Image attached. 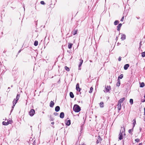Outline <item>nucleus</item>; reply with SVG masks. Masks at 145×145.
Segmentation results:
<instances>
[{
    "mask_svg": "<svg viewBox=\"0 0 145 145\" xmlns=\"http://www.w3.org/2000/svg\"><path fill=\"white\" fill-rule=\"evenodd\" d=\"M125 128H124L121 127V130H120V133L119 135V140H121L123 139V134L124 135H125Z\"/></svg>",
    "mask_w": 145,
    "mask_h": 145,
    "instance_id": "f257e3e1",
    "label": "nucleus"
},
{
    "mask_svg": "<svg viewBox=\"0 0 145 145\" xmlns=\"http://www.w3.org/2000/svg\"><path fill=\"white\" fill-rule=\"evenodd\" d=\"M80 107L77 105H75L73 108V110L76 112H78L80 110Z\"/></svg>",
    "mask_w": 145,
    "mask_h": 145,
    "instance_id": "f03ea898",
    "label": "nucleus"
},
{
    "mask_svg": "<svg viewBox=\"0 0 145 145\" xmlns=\"http://www.w3.org/2000/svg\"><path fill=\"white\" fill-rule=\"evenodd\" d=\"M105 88L106 89V91H104V92H108L110 89L111 88L110 86H105Z\"/></svg>",
    "mask_w": 145,
    "mask_h": 145,
    "instance_id": "7ed1b4c3",
    "label": "nucleus"
},
{
    "mask_svg": "<svg viewBox=\"0 0 145 145\" xmlns=\"http://www.w3.org/2000/svg\"><path fill=\"white\" fill-rule=\"evenodd\" d=\"M35 113V110L33 109H32L30 110L29 114L30 116H32Z\"/></svg>",
    "mask_w": 145,
    "mask_h": 145,
    "instance_id": "20e7f679",
    "label": "nucleus"
},
{
    "mask_svg": "<svg viewBox=\"0 0 145 145\" xmlns=\"http://www.w3.org/2000/svg\"><path fill=\"white\" fill-rule=\"evenodd\" d=\"M17 101H18L15 99H14V101H13V106H12V109L11 110V111H12V110H13L14 107L15 106V105H16V103H17Z\"/></svg>",
    "mask_w": 145,
    "mask_h": 145,
    "instance_id": "39448f33",
    "label": "nucleus"
},
{
    "mask_svg": "<svg viewBox=\"0 0 145 145\" xmlns=\"http://www.w3.org/2000/svg\"><path fill=\"white\" fill-rule=\"evenodd\" d=\"M76 89L77 91H78L79 92L80 91L81 89L79 87V85L78 83H77L76 85Z\"/></svg>",
    "mask_w": 145,
    "mask_h": 145,
    "instance_id": "423d86ee",
    "label": "nucleus"
},
{
    "mask_svg": "<svg viewBox=\"0 0 145 145\" xmlns=\"http://www.w3.org/2000/svg\"><path fill=\"white\" fill-rule=\"evenodd\" d=\"M83 62V60L81 59H80V64L78 66V70H80L81 69L80 67L81 66Z\"/></svg>",
    "mask_w": 145,
    "mask_h": 145,
    "instance_id": "0eeeda50",
    "label": "nucleus"
},
{
    "mask_svg": "<svg viewBox=\"0 0 145 145\" xmlns=\"http://www.w3.org/2000/svg\"><path fill=\"white\" fill-rule=\"evenodd\" d=\"M117 106L118 110L120 111L121 110V104L118 103Z\"/></svg>",
    "mask_w": 145,
    "mask_h": 145,
    "instance_id": "6e6552de",
    "label": "nucleus"
},
{
    "mask_svg": "<svg viewBox=\"0 0 145 145\" xmlns=\"http://www.w3.org/2000/svg\"><path fill=\"white\" fill-rule=\"evenodd\" d=\"M125 35L124 34H122L121 35V40H124L125 39Z\"/></svg>",
    "mask_w": 145,
    "mask_h": 145,
    "instance_id": "1a4fd4ad",
    "label": "nucleus"
},
{
    "mask_svg": "<svg viewBox=\"0 0 145 145\" xmlns=\"http://www.w3.org/2000/svg\"><path fill=\"white\" fill-rule=\"evenodd\" d=\"M125 99L124 97L121 98L118 101V103L121 104L123 101Z\"/></svg>",
    "mask_w": 145,
    "mask_h": 145,
    "instance_id": "9d476101",
    "label": "nucleus"
},
{
    "mask_svg": "<svg viewBox=\"0 0 145 145\" xmlns=\"http://www.w3.org/2000/svg\"><path fill=\"white\" fill-rule=\"evenodd\" d=\"M122 25V24H120L118 25L117 27L118 31H120V28L121 27Z\"/></svg>",
    "mask_w": 145,
    "mask_h": 145,
    "instance_id": "9b49d317",
    "label": "nucleus"
},
{
    "mask_svg": "<svg viewBox=\"0 0 145 145\" xmlns=\"http://www.w3.org/2000/svg\"><path fill=\"white\" fill-rule=\"evenodd\" d=\"M54 102L52 101H51L50 104V107H53L54 106Z\"/></svg>",
    "mask_w": 145,
    "mask_h": 145,
    "instance_id": "f8f14e48",
    "label": "nucleus"
},
{
    "mask_svg": "<svg viewBox=\"0 0 145 145\" xmlns=\"http://www.w3.org/2000/svg\"><path fill=\"white\" fill-rule=\"evenodd\" d=\"M64 116V114L63 112H61L60 114V117L61 118H63Z\"/></svg>",
    "mask_w": 145,
    "mask_h": 145,
    "instance_id": "ddd939ff",
    "label": "nucleus"
},
{
    "mask_svg": "<svg viewBox=\"0 0 145 145\" xmlns=\"http://www.w3.org/2000/svg\"><path fill=\"white\" fill-rule=\"evenodd\" d=\"M129 67V65L128 64H126L125 65L124 67V69L125 70H127L128 67Z\"/></svg>",
    "mask_w": 145,
    "mask_h": 145,
    "instance_id": "4468645a",
    "label": "nucleus"
},
{
    "mask_svg": "<svg viewBox=\"0 0 145 145\" xmlns=\"http://www.w3.org/2000/svg\"><path fill=\"white\" fill-rule=\"evenodd\" d=\"M60 110V107L59 106H57L55 107V110L56 111L58 112Z\"/></svg>",
    "mask_w": 145,
    "mask_h": 145,
    "instance_id": "2eb2a0df",
    "label": "nucleus"
},
{
    "mask_svg": "<svg viewBox=\"0 0 145 145\" xmlns=\"http://www.w3.org/2000/svg\"><path fill=\"white\" fill-rule=\"evenodd\" d=\"M71 124V121L70 120H68L67 121L66 123V125L69 126Z\"/></svg>",
    "mask_w": 145,
    "mask_h": 145,
    "instance_id": "dca6fc26",
    "label": "nucleus"
},
{
    "mask_svg": "<svg viewBox=\"0 0 145 145\" xmlns=\"http://www.w3.org/2000/svg\"><path fill=\"white\" fill-rule=\"evenodd\" d=\"M99 105L101 108H103L104 106L103 102H101L99 104Z\"/></svg>",
    "mask_w": 145,
    "mask_h": 145,
    "instance_id": "f3484780",
    "label": "nucleus"
},
{
    "mask_svg": "<svg viewBox=\"0 0 145 145\" xmlns=\"http://www.w3.org/2000/svg\"><path fill=\"white\" fill-rule=\"evenodd\" d=\"M70 97L71 98H73L74 96L73 93L72 92H70Z\"/></svg>",
    "mask_w": 145,
    "mask_h": 145,
    "instance_id": "a211bd4d",
    "label": "nucleus"
},
{
    "mask_svg": "<svg viewBox=\"0 0 145 145\" xmlns=\"http://www.w3.org/2000/svg\"><path fill=\"white\" fill-rule=\"evenodd\" d=\"M77 30H74L72 32L73 34L74 35H75L76 34L77 32Z\"/></svg>",
    "mask_w": 145,
    "mask_h": 145,
    "instance_id": "6ab92c4d",
    "label": "nucleus"
},
{
    "mask_svg": "<svg viewBox=\"0 0 145 145\" xmlns=\"http://www.w3.org/2000/svg\"><path fill=\"white\" fill-rule=\"evenodd\" d=\"M72 43H69L68 45V47L69 49H71L72 48Z\"/></svg>",
    "mask_w": 145,
    "mask_h": 145,
    "instance_id": "aec40b11",
    "label": "nucleus"
},
{
    "mask_svg": "<svg viewBox=\"0 0 145 145\" xmlns=\"http://www.w3.org/2000/svg\"><path fill=\"white\" fill-rule=\"evenodd\" d=\"M144 86V82H142L141 83H140V87H143Z\"/></svg>",
    "mask_w": 145,
    "mask_h": 145,
    "instance_id": "412c9836",
    "label": "nucleus"
},
{
    "mask_svg": "<svg viewBox=\"0 0 145 145\" xmlns=\"http://www.w3.org/2000/svg\"><path fill=\"white\" fill-rule=\"evenodd\" d=\"M120 80L118 79V82L117 83L116 85L117 86H120Z\"/></svg>",
    "mask_w": 145,
    "mask_h": 145,
    "instance_id": "4be33fe9",
    "label": "nucleus"
},
{
    "mask_svg": "<svg viewBox=\"0 0 145 145\" xmlns=\"http://www.w3.org/2000/svg\"><path fill=\"white\" fill-rule=\"evenodd\" d=\"M2 123L3 125H7L8 124V123L7 121V122L3 121Z\"/></svg>",
    "mask_w": 145,
    "mask_h": 145,
    "instance_id": "5701e85b",
    "label": "nucleus"
},
{
    "mask_svg": "<svg viewBox=\"0 0 145 145\" xmlns=\"http://www.w3.org/2000/svg\"><path fill=\"white\" fill-rule=\"evenodd\" d=\"M20 97V94H17L16 98L15 99H16V100L18 101L19 98Z\"/></svg>",
    "mask_w": 145,
    "mask_h": 145,
    "instance_id": "b1692460",
    "label": "nucleus"
},
{
    "mask_svg": "<svg viewBox=\"0 0 145 145\" xmlns=\"http://www.w3.org/2000/svg\"><path fill=\"white\" fill-rule=\"evenodd\" d=\"M65 69L67 71H70L69 68L67 66H65Z\"/></svg>",
    "mask_w": 145,
    "mask_h": 145,
    "instance_id": "393cba45",
    "label": "nucleus"
},
{
    "mask_svg": "<svg viewBox=\"0 0 145 145\" xmlns=\"http://www.w3.org/2000/svg\"><path fill=\"white\" fill-rule=\"evenodd\" d=\"M38 41H36V40L35 41L34 43V45L35 46H36L38 45Z\"/></svg>",
    "mask_w": 145,
    "mask_h": 145,
    "instance_id": "a878e982",
    "label": "nucleus"
},
{
    "mask_svg": "<svg viewBox=\"0 0 145 145\" xmlns=\"http://www.w3.org/2000/svg\"><path fill=\"white\" fill-rule=\"evenodd\" d=\"M119 21H118V20H116L114 23V24L115 25H117L118 23H119Z\"/></svg>",
    "mask_w": 145,
    "mask_h": 145,
    "instance_id": "bb28decb",
    "label": "nucleus"
},
{
    "mask_svg": "<svg viewBox=\"0 0 145 145\" xmlns=\"http://www.w3.org/2000/svg\"><path fill=\"white\" fill-rule=\"evenodd\" d=\"M129 102H130V103L131 105L133 104V99H130Z\"/></svg>",
    "mask_w": 145,
    "mask_h": 145,
    "instance_id": "cd10ccee",
    "label": "nucleus"
},
{
    "mask_svg": "<svg viewBox=\"0 0 145 145\" xmlns=\"http://www.w3.org/2000/svg\"><path fill=\"white\" fill-rule=\"evenodd\" d=\"M142 56V57H145V52H142L141 53Z\"/></svg>",
    "mask_w": 145,
    "mask_h": 145,
    "instance_id": "c85d7f7f",
    "label": "nucleus"
},
{
    "mask_svg": "<svg viewBox=\"0 0 145 145\" xmlns=\"http://www.w3.org/2000/svg\"><path fill=\"white\" fill-rule=\"evenodd\" d=\"M93 88L92 87H91L90 88V89L89 91V93H91L92 92V91H93Z\"/></svg>",
    "mask_w": 145,
    "mask_h": 145,
    "instance_id": "c756f323",
    "label": "nucleus"
},
{
    "mask_svg": "<svg viewBox=\"0 0 145 145\" xmlns=\"http://www.w3.org/2000/svg\"><path fill=\"white\" fill-rule=\"evenodd\" d=\"M123 77V74H121L118 77V79H122Z\"/></svg>",
    "mask_w": 145,
    "mask_h": 145,
    "instance_id": "7c9ffc66",
    "label": "nucleus"
},
{
    "mask_svg": "<svg viewBox=\"0 0 145 145\" xmlns=\"http://www.w3.org/2000/svg\"><path fill=\"white\" fill-rule=\"evenodd\" d=\"M133 129H129L128 131V132L129 133H130V134L131 133V134H132V133H131L133 131Z\"/></svg>",
    "mask_w": 145,
    "mask_h": 145,
    "instance_id": "2f4dec72",
    "label": "nucleus"
},
{
    "mask_svg": "<svg viewBox=\"0 0 145 145\" xmlns=\"http://www.w3.org/2000/svg\"><path fill=\"white\" fill-rule=\"evenodd\" d=\"M7 122L8 123V124L11 123V121L10 120H7Z\"/></svg>",
    "mask_w": 145,
    "mask_h": 145,
    "instance_id": "473e14b6",
    "label": "nucleus"
},
{
    "mask_svg": "<svg viewBox=\"0 0 145 145\" xmlns=\"http://www.w3.org/2000/svg\"><path fill=\"white\" fill-rule=\"evenodd\" d=\"M97 140H98L100 142H101L102 140L101 138L100 137H98V138Z\"/></svg>",
    "mask_w": 145,
    "mask_h": 145,
    "instance_id": "72a5a7b5",
    "label": "nucleus"
},
{
    "mask_svg": "<svg viewBox=\"0 0 145 145\" xmlns=\"http://www.w3.org/2000/svg\"><path fill=\"white\" fill-rule=\"evenodd\" d=\"M135 140L136 142H138L139 141V139L138 138H137L135 139Z\"/></svg>",
    "mask_w": 145,
    "mask_h": 145,
    "instance_id": "f704fd0d",
    "label": "nucleus"
},
{
    "mask_svg": "<svg viewBox=\"0 0 145 145\" xmlns=\"http://www.w3.org/2000/svg\"><path fill=\"white\" fill-rule=\"evenodd\" d=\"M40 3L42 5H44L45 4L44 2L43 1H41Z\"/></svg>",
    "mask_w": 145,
    "mask_h": 145,
    "instance_id": "c9c22d12",
    "label": "nucleus"
},
{
    "mask_svg": "<svg viewBox=\"0 0 145 145\" xmlns=\"http://www.w3.org/2000/svg\"><path fill=\"white\" fill-rule=\"evenodd\" d=\"M135 123H136V121H135V120L133 123V127H134V126H135Z\"/></svg>",
    "mask_w": 145,
    "mask_h": 145,
    "instance_id": "e433bc0d",
    "label": "nucleus"
},
{
    "mask_svg": "<svg viewBox=\"0 0 145 145\" xmlns=\"http://www.w3.org/2000/svg\"><path fill=\"white\" fill-rule=\"evenodd\" d=\"M54 115L55 116H57L58 115V114L57 112H54Z\"/></svg>",
    "mask_w": 145,
    "mask_h": 145,
    "instance_id": "4c0bfd02",
    "label": "nucleus"
},
{
    "mask_svg": "<svg viewBox=\"0 0 145 145\" xmlns=\"http://www.w3.org/2000/svg\"><path fill=\"white\" fill-rule=\"evenodd\" d=\"M123 19H124V17H122V18L121 19L120 21H122V22L123 21Z\"/></svg>",
    "mask_w": 145,
    "mask_h": 145,
    "instance_id": "58836bf2",
    "label": "nucleus"
},
{
    "mask_svg": "<svg viewBox=\"0 0 145 145\" xmlns=\"http://www.w3.org/2000/svg\"><path fill=\"white\" fill-rule=\"evenodd\" d=\"M121 57H119L118 58V60L119 61H121Z\"/></svg>",
    "mask_w": 145,
    "mask_h": 145,
    "instance_id": "ea45409f",
    "label": "nucleus"
},
{
    "mask_svg": "<svg viewBox=\"0 0 145 145\" xmlns=\"http://www.w3.org/2000/svg\"><path fill=\"white\" fill-rule=\"evenodd\" d=\"M100 142L98 140H97V141L96 142L97 144H98Z\"/></svg>",
    "mask_w": 145,
    "mask_h": 145,
    "instance_id": "a19ab883",
    "label": "nucleus"
},
{
    "mask_svg": "<svg viewBox=\"0 0 145 145\" xmlns=\"http://www.w3.org/2000/svg\"><path fill=\"white\" fill-rule=\"evenodd\" d=\"M100 142L98 140H97V141L96 142L97 144H98Z\"/></svg>",
    "mask_w": 145,
    "mask_h": 145,
    "instance_id": "79ce46f5",
    "label": "nucleus"
},
{
    "mask_svg": "<svg viewBox=\"0 0 145 145\" xmlns=\"http://www.w3.org/2000/svg\"><path fill=\"white\" fill-rule=\"evenodd\" d=\"M54 124V122H52L51 123V124L52 125H53Z\"/></svg>",
    "mask_w": 145,
    "mask_h": 145,
    "instance_id": "37998d69",
    "label": "nucleus"
},
{
    "mask_svg": "<svg viewBox=\"0 0 145 145\" xmlns=\"http://www.w3.org/2000/svg\"><path fill=\"white\" fill-rule=\"evenodd\" d=\"M144 115L145 116V108H144Z\"/></svg>",
    "mask_w": 145,
    "mask_h": 145,
    "instance_id": "c03bdc74",
    "label": "nucleus"
},
{
    "mask_svg": "<svg viewBox=\"0 0 145 145\" xmlns=\"http://www.w3.org/2000/svg\"><path fill=\"white\" fill-rule=\"evenodd\" d=\"M10 89V87H8V91H10L9 90H8V89Z\"/></svg>",
    "mask_w": 145,
    "mask_h": 145,
    "instance_id": "a18cd8bd",
    "label": "nucleus"
},
{
    "mask_svg": "<svg viewBox=\"0 0 145 145\" xmlns=\"http://www.w3.org/2000/svg\"><path fill=\"white\" fill-rule=\"evenodd\" d=\"M80 145H86L85 144H80Z\"/></svg>",
    "mask_w": 145,
    "mask_h": 145,
    "instance_id": "49530a36",
    "label": "nucleus"
},
{
    "mask_svg": "<svg viewBox=\"0 0 145 145\" xmlns=\"http://www.w3.org/2000/svg\"><path fill=\"white\" fill-rule=\"evenodd\" d=\"M138 145H141V143H139Z\"/></svg>",
    "mask_w": 145,
    "mask_h": 145,
    "instance_id": "de8ad7c7",
    "label": "nucleus"
},
{
    "mask_svg": "<svg viewBox=\"0 0 145 145\" xmlns=\"http://www.w3.org/2000/svg\"><path fill=\"white\" fill-rule=\"evenodd\" d=\"M119 44H119V43L118 44V45Z\"/></svg>",
    "mask_w": 145,
    "mask_h": 145,
    "instance_id": "09e8293b",
    "label": "nucleus"
},
{
    "mask_svg": "<svg viewBox=\"0 0 145 145\" xmlns=\"http://www.w3.org/2000/svg\"><path fill=\"white\" fill-rule=\"evenodd\" d=\"M20 51H19V52H20Z\"/></svg>",
    "mask_w": 145,
    "mask_h": 145,
    "instance_id": "8fccbe9b",
    "label": "nucleus"
},
{
    "mask_svg": "<svg viewBox=\"0 0 145 145\" xmlns=\"http://www.w3.org/2000/svg\"><path fill=\"white\" fill-rule=\"evenodd\" d=\"M144 98H145V95L144 96Z\"/></svg>",
    "mask_w": 145,
    "mask_h": 145,
    "instance_id": "3c124183",
    "label": "nucleus"
},
{
    "mask_svg": "<svg viewBox=\"0 0 145 145\" xmlns=\"http://www.w3.org/2000/svg\"><path fill=\"white\" fill-rule=\"evenodd\" d=\"M53 128H54V126H53Z\"/></svg>",
    "mask_w": 145,
    "mask_h": 145,
    "instance_id": "603ef678",
    "label": "nucleus"
},
{
    "mask_svg": "<svg viewBox=\"0 0 145 145\" xmlns=\"http://www.w3.org/2000/svg\"><path fill=\"white\" fill-rule=\"evenodd\" d=\"M116 39H117V37H116Z\"/></svg>",
    "mask_w": 145,
    "mask_h": 145,
    "instance_id": "864d4df0",
    "label": "nucleus"
},
{
    "mask_svg": "<svg viewBox=\"0 0 145 145\" xmlns=\"http://www.w3.org/2000/svg\"><path fill=\"white\" fill-rule=\"evenodd\" d=\"M114 145H116V144H114Z\"/></svg>",
    "mask_w": 145,
    "mask_h": 145,
    "instance_id": "5fc2aeb1",
    "label": "nucleus"
}]
</instances>
